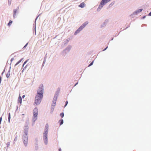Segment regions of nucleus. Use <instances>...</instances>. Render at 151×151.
<instances>
[{
    "mask_svg": "<svg viewBox=\"0 0 151 151\" xmlns=\"http://www.w3.org/2000/svg\"><path fill=\"white\" fill-rule=\"evenodd\" d=\"M43 86L41 84L37 89V95L35 97V103L37 105L39 104L41 102L43 97Z\"/></svg>",
    "mask_w": 151,
    "mask_h": 151,
    "instance_id": "f257e3e1",
    "label": "nucleus"
},
{
    "mask_svg": "<svg viewBox=\"0 0 151 151\" xmlns=\"http://www.w3.org/2000/svg\"><path fill=\"white\" fill-rule=\"evenodd\" d=\"M28 128L27 127L24 129V134L23 136V140L24 144L25 146H27L28 142V137L27 132L28 131Z\"/></svg>",
    "mask_w": 151,
    "mask_h": 151,
    "instance_id": "f03ea898",
    "label": "nucleus"
},
{
    "mask_svg": "<svg viewBox=\"0 0 151 151\" xmlns=\"http://www.w3.org/2000/svg\"><path fill=\"white\" fill-rule=\"evenodd\" d=\"M88 23L87 22H85L83 23L82 25H81L80 27L76 30L74 34L75 35L77 34V33H78L81 31Z\"/></svg>",
    "mask_w": 151,
    "mask_h": 151,
    "instance_id": "7ed1b4c3",
    "label": "nucleus"
},
{
    "mask_svg": "<svg viewBox=\"0 0 151 151\" xmlns=\"http://www.w3.org/2000/svg\"><path fill=\"white\" fill-rule=\"evenodd\" d=\"M48 125H46V131L44 133L43 138H47V133L48 132Z\"/></svg>",
    "mask_w": 151,
    "mask_h": 151,
    "instance_id": "20e7f679",
    "label": "nucleus"
},
{
    "mask_svg": "<svg viewBox=\"0 0 151 151\" xmlns=\"http://www.w3.org/2000/svg\"><path fill=\"white\" fill-rule=\"evenodd\" d=\"M105 4L104 2L102 0L99 5V7L97 9V10L99 11Z\"/></svg>",
    "mask_w": 151,
    "mask_h": 151,
    "instance_id": "39448f33",
    "label": "nucleus"
},
{
    "mask_svg": "<svg viewBox=\"0 0 151 151\" xmlns=\"http://www.w3.org/2000/svg\"><path fill=\"white\" fill-rule=\"evenodd\" d=\"M38 114H33V119L35 121L37 119V116Z\"/></svg>",
    "mask_w": 151,
    "mask_h": 151,
    "instance_id": "423d86ee",
    "label": "nucleus"
},
{
    "mask_svg": "<svg viewBox=\"0 0 151 151\" xmlns=\"http://www.w3.org/2000/svg\"><path fill=\"white\" fill-rule=\"evenodd\" d=\"M17 12V9H14L13 10L14 14H13V17L14 18L15 17L16 13Z\"/></svg>",
    "mask_w": 151,
    "mask_h": 151,
    "instance_id": "0eeeda50",
    "label": "nucleus"
},
{
    "mask_svg": "<svg viewBox=\"0 0 151 151\" xmlns=\"http://www.w3.org/2000/svg\"><path fill=\"white\" fill-rule=\"evenodd\" d=\"M33 113L38 114V109L37 108H35L34 109Z\"/></svg>",
    "mask_w": 151,
    "mask_h": 151,
    "instance_id": "6e6552de",
    "label": "nucleus"
},
{
    "mask_svg": "<svg viewBox=\"0 0 151 151\" xmlns=\"http://www.w3.org/2000/svg\"><path fill=\"white\" fill-rule=\"evenodd\" d=\"M85 6V3L84 2H82L80 4L79 6L81 8H83Z\"/></svg>",
    "mask_w": 151,
    "mask_h": 151,
    "instance_id": "1a4fd4ad",
    "label": "nucleus"
},
{
    "mask_svg": "<svg viewBox=\"0 0 151 151\" xmlns=\"http://www.w3.org/2000/svg\"><path fill=\"white\" fill-rule=\"evenodd\" d=\"M18 101L19 103L21 104L22 102V99L20 96H19L18 98Z\"/></svg>",
    "mask_w": 151,
    "mask_h": 151,
    "instance_id": "9d476101",
    "label": "nucleus"
},
{
    "mask_svg": "<svg viewBox=\"0 0 151 151\" xmlns=\"http://www.w3.org/2000/svg\"><path fill=\"white\" fill-rule=\"evenodd\" d=\"M44 142L45 144L47 145V138H43Z\"/></svg>",
    "mask_w": 151,
    "mask_h": 151,
    "instance_id": "9b49d317",
    "label": "nucleus"
},
{
    "mask_svg": "<svg viewBox=\"0 0 151 151\" xmlns=\"http://www.w3.org/2000/svg\"><path fill=\"white\" fill-rule=\"evenodd\" d=\"M111 0H102L105 4L110 1Z\"/></svg>",
    "mask_w": 151,
    "mask_h": 151,
    "instance_id": "f8f14e48",
    "label": "nucleus"
},
{
    "mask_svg": "<svg viewBox=\"0 0 151 151\" xmlns=\"http://www.w3.org/2000/svg\"><path fill=\"white\" fill-rule=\"evenodd\" d=\"M111 0H102L105 4L110 1Z\"/></svg>",
    "mask_w": 151,
    "mask_h": 151,
    "instance_id": "ddd939ff",
    "label": "nucleus"
},
{
    "mask_svg": "<svg viewBox=\"0 0 151 151\" xmlns=\"http://www.w3.org/2000/svg\"><path fill=\"white\" fill-rule=\"evenodd\" d=\"M56 103V101L54 99H53V100L52 101V106H53V107H54V106H55V104Z\"/></svg>",
    "mask_w": 151,
    "mask_h": 151,
    "instance_id": "4468645a",
    "label": "nucleus"
},
{
    "mask_svg": "<svg viewBox=\"0 0 151 151\" xmlns=\"http://www.w3.org/2000/svg\"><path fill=\"white\" fill-rule=\"evenodd\" d=\"M142 9H139L138 10L136 11L135 12L136 13H138L140 12H142Z\"/></svg>",
    "mask_w": 151,
    "mask_h": 151,
    "instance_id": "2eb2a0df",
    "label": "nucleus"
},
{
    "mask_svg": "<svg viewBox=\"0 0 151 151\" xmlns=\"http://www.w3.org/2000/svg\"><path fill=\"white\" fill-rule=\"evenodd\" d=\"M59 122H60V125H61L62 124H63V119H61L59 121Z\"/></svg>",
    "mask_w": 151,
    "mask_h": 151,
    "instance_id": "dca6fc26",
    "label": "nucleus"
},
{
    "mask_svg": "<svg viewBox=\"0 0 151 151\" xmlns=\"http://www.w3.org/2000/svg\"><path fill=\"white\" fill-rule=\"evenodd\" d=\"M10 119H11L10 113H9V117H8V122H10Z\"/></svg>",
    "mask_w": 151,
    "mask_h": 151,
    "instance_id": "f3484780",
    "label": "nucleus"
},
{
    "mask_svg": "<svg viewBox=\"0 0 151 151\" xmlns=\"http://www.w3.org/2000/svg\"><path fill=\"white\" fill-rule=\"evenodd\" d=\"M12 23V21L11 20H10L8 24V25L9 26H10Z\"/></svg>",
    "mask_w": 151,
    "mask_h": 151,
    "instance_id": "a211bd4d",
    "label": "nucleus"
},
{
    "mask_svg": "<svg viewBox=\"0 0 151 151\" xmlns=\"http://www.w3.org/2000/svg\"><path fill=\"white\" fill-rule=\"evenodd\" d=\"M60 116L61 117V118H63L64 116V114L62 112L60 114Z\"/></svg>",
    "mask_w": 151,
    "mask_h": 151,
    "instance_id": "6ab92c4d",
    "label": "nucleus"
},
{
    "mask_svg": "<svg viewBox=\"0 0 151 151\" xmlns=\"http://www.w3.org/2000/svg\"><path fill=\"white\" fill-rule=\"evenodd\" d=\"M22 60V59H21L19 61H18L16 64V65H18V64H19L21 61Z\"/></svg>",
    "mask_w": 151,
    "mask_h": 151,
    "instance_id": "aec40b11",
    "label": "nucleus"
},
{
    "mask_svg": "<svg viewBox=\"0 0 151 151\" xmlns=\"http://www.w3.org/2000/svg\"><path fill=\"white\" fill-rule=\"evenodd\" d=\"M54 109V107L53 106V107H52L51 108V113H52L53 112Z\"/></svg>",
    "mask_w": 151,
    "mask_h": 151,
    "instance_id": "412c9836",
    "label": "nucleus"
},
{
    "mask_svg": "<svg viewBox=\"0 0 151 151\" xmlns=\"http://www.w3.org/2000/svg\"><path fill=\"white\" fill-rule=\"evenodd\" d=\"M10 145V142H7L6 143V145H7V147H9V146Z\"/></svg>",
    "mask_w": 151,
    "mask_h": 151,
    "instance_id": "4be33fe9",
    "label": "nucleus"
},
{
    "mask_svg": "<svg viewBox=\"0 0 151 151\" xmlns=\"http://www.w3.org/2000/svg\"><path fill=\"white\" fill-rule=\"evenodd\" d=\"M26 60L25 61L23 64V66H24V64H25L28 61V60Z\"/></svg>",
    "mask_w": 151,
    "mask_h": 151,
    "instance_id": "5701e85b",
    "label": "nucleus"
},
{
    "mask_svg": "<svg viewBox=\"0 0 151 151\" xmlns=\"http://www.w3.org/2000/svg\"><path fill=\"white\" fill-rule=\"evenodd\" d=\"M93 61L92 62L88 65L89 66H90L92 65L93 64Z\"/></svg>",
    "mask_w": 151,
    "mask_h": 151,
    "instance_id": "b1692460",
    "label": "nucleus"
},
{
    "mask_svg": "<svg viewBox=\"0 0 151 151\" xmlns=\"http://www.w3.org/2000/svg\"><path fill=\"white\" fill-rule=\"evenodd\" d=\"M6 77L7 78H9L10 76V74L9 73H8L6 75Z\"/></svg>",
    "mask_w": 151,
    "mask_h": 151,
    "instance_id": "393cba45",
    "label": "nucleus"
},
{
    "mask_svg": "<svg viewBox=\"0 0 151 151\" xmlns=\"http://www.w3.org/2000/svg\"><path fill=\"white\" fill-rule=\"evenodd\" d=\"M2 117H1L0 118V124H1V121H2Z\"/></svg>",
    "mask_w": 151,
    "mask_h": 151,
    "instance_id": "a878e982",
    "label": "nucleus"
},
{
    "mask_svg": "<svg viewBox=\"0 0 151 151\" xmlns=\"http://www.w3.org/2000/svg\"><path fill=\"white\" fill-rule=\"evenodd\" d=\"M68 104V101H66V102H65V107Z\"/></svg>",
    "mask_w": 151,
    "mask_h": 151,
    "instance_id": "bb28decb",
    "label": "nucleus"
},
{
    "mask_svg": "<svg viewBox=\"0 0 151 151\" xmlns=\"http://www.w3.org/2000/svg\"><path fill=\"white\" fill-rule=\"evenodd\" d=\"M13 60H14V58H11V61L12 62V61H13Z\"/></svg>",
    "mask_w": 151,
    "mask_h": 151,
    "instance_id": "cd10ccee",
    "label": "nucleus"
},
{
    "mask_svg": "<svg viewBox=\"0 0 151 151\" xmlns=\"http://www.w3.org/2000/svg\"><path fill=\"white\" fill-rule=\"evenodd\" d=\"M149 16H151V12L149 14Z\"/></svg>",
    "mask_w": 151,
    "mask_h": 151,
    "instance_id": "c85d7f7f",
    "label": "nucleus"
},
{
    "mask_svg": "<svg viewBox=\"0 0 151 151\" xmlns=\"http://www.w3.org/2000/svg\"><path fill=\"white\" fill-rule=\"evenodd\" d=\"M108 47H107L105 49H104L103 51H105V50H106V49Z\"/></svg>",
    "mask_w": 151,
    "mask_h": 151,
    "instance_id": "c756f323",
    "label": "nucleus"
},
{
    "mask_svg": "<svg viewBox=\"0 0 151 151\" xmlns=\"http://www.w3.org/2000/svg\"><path fill=\"white\" fill-rule=\"evenodd\" d=\"M27 44H27H27H26V45L24 46V47H25L26 46H27Z\"/></svg>",
    "mask_w": 151,
    "mask_h": 151,
    "instance_id": "7c9ffc66",
    "label": "nucleus"
},
{
    "mask_svg": "<svg viewBox=\"0 0 151 151\" xmlns=\"http://www.w3.org/2000/svg\"><path fill=\"white\" fill-rule=\"evenodd\" d=\"M25 96L24 95L22 96V97L23 98H24L25 97Z\"/></svg>",
    "mask_w": 151,
    "mask_h": 151,
    "instance_id": "2f4dec72",
    "label": "nucleus"
},
{
    "mask_svg": "<svg viewBox=\"0 0 151 151\" xmlns=\"http://www.w3.org/2000/svg\"><path fill=\"white\" fill-rule=\"evenodd\" d=\"M58 151H61V150L60 148H59Z\"/></svg>",
    "mask_w": 151,
    "mask_h": 151,
    "instance_id": "473e14b6",
    "label": "nucleus"
},
{
    "mask_svg": "<svg viewBox=\"0 0 151 151\" xmlns=\"http://www.w3.org/2000/svg\"><path fill=\"white\" fill-rule=\"evenodd\" d=\"M78 84V83H76L75 85V86H76L77 84Z\"/></svg>",
    "mask_w": 151,
    "mask_h": 151,
    "instance_id": "72a5a7b5",
    "label": "nucleus"
}]
</instances>
